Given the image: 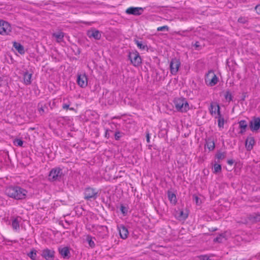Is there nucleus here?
Masks as SVG:
<instances>
[{
    "mask_svg": "<svg viewBox=\"0 0 260 260\" xmlns=\"http://www.w3.org/2000/svg\"><path fill=\"white\" fill-rule=\"evenodd\" d=\"M5 191L8 196L16 200L24 199L27 193L25 189L19 186H9Z\"/></svg>",
    "mask_w": 260,
    "mask_h": 260,
    "instance_id": "f257e3e1",
    "label": "nucleus"
},
{
    "mask_svg": "<svg viewBox=\"0 0 260 260\" xmlns=\"http://www.w3.org/2000/svg\"><path fill=\"white\" fill-rule=\"evenodd\" d=\"M175 107L176 110L181 112H187L189 107L187 101L183 98H179L174 101Z\"/></svg>",
    "mask_w": 260,
    "mask_h": 260,
    "instance_id": "f03ea898",
    "label": "nucleus"
},
{
    "mask_svg": "<svg viewBox=\"0 0 260 260\" xmlns=\"http://www.w3.org/2000/svg\"><path fill=\"white\" fill-rule=\"evenodd\" d=\"M218 81V78L212 70L209 71L206 75L205 82L210 86H213Z\"/></svg>",
    "mask_w": 260,
    "mask_h": 260,
    "instance_id": "7ed1b4c3",
    "label": "nucleus"
},
{
    "mask_svg": "<svg viewBox=\"0 0 260 260\" xmlns=\"http://www.w3.org/2000/svg\"><path fill=\"white\" fill-rule=\"evenodd\" d=\"M98 192L96 189L91 188H86L84 192V198L87 201L94 200L98 197Z\"/></svg>",
    "mask_w": 260,
    "mask_h": 260,
    "instance_id": "20e7f679",
    "label": "nucleus"
},
{
    "mask_svg": "<svg viewBox=\"0 0 260 260\" xmlns=\"http://www.w3.org/2000/svg\"><path fill=\"white\" fill-rule=\"evenodd\" d=\"M62 172L59 168L53 169L50 172L49 179L52 181L59 180L61 178Z\"/></svg>",
    "mask_w": 260,
    "mask_h": 260,
    "instance_id": "39448f33",
    "label": "nucleus"
},
{
    "mask_svg": "<svg viewBox=\"0 0 260 260\" xmlns=\"http://www.w3.org/2000/svg\"><path fill=\"white\" fill-rule=\"evenodd\" d=\"M128 58L131 63L135 67L139 66L141 63V58L137 51L130 52Z\"/></svg>",
    "mask_w": 260,
    "mask_h": 260,
    "instance_id": "423d86ee",
    "label": "nucleus"
},
{
    "mask_svg": "<svg viewBox=\"0 0 260 260\" xmlns=\"http://www.w3.org/2000/svg\"><path fill=\"white\" fill-rule=\"evenodd\" d=\"M10 24L5 21L0 20V34L2 35H8L11 31Z\"/></svg>",
    "mask_w": 260,
    "mask_h": 260,
    "instance_id": "0eeeda50",
    "label": "nucleus"
},
{
    "mask_svg": "<svg viewBox=\"0 0 260 260\" xmlns=\"http://www.w3.org/2000/svg\"><path fill=\"white\" fill-rule=\"evenodd\" d=\"M180 61L178 59L176 58L172 59L170 64V68L171 73L172 75H176L177 74L180 67Z\"/></svg>",
    "mask_w": 260,
    "mask_h": 260,
    "instance_id": "6e6552de",
    "label": "nucleus"
},
{
    "mask_svg": "<svg viewBox=\"0 0 260 260\" xmlns=\"http://www.w3.org/2000/svg\"><path fill=\"white\" fill-rule=\"evenodd\" d=\"M143 10L141 7H129L126 10L125 12L127 14L139 16L142 14Z\"/></svg>",
    "mask_w": 260,
    "mask_h": 260,
    "instance_id": "1a4fd4ad",
    "label": "nucleus"
},
{
    "mask_svg": "<svg viewBox=\"0 0 260 260\" xmlns=\"http://www.w3.org/2000/svg\"><path fill=\"white\" fill-rule=\"evenodd\" d=\"M249 126L253 132L258 131L260 128V118L254 117L250 121Z\"/></svg>",
    "mask_w": 260,
    "mask_h": 260,
    "instance_id": "9d476101",
    "label": "nucleus"
},
{
    "mask_svg": "<svg viewBox=\"0 0 260 260\" xmlns=\"http://www.w3.org/2000/svg\"><path fill=\"white\" fill-rule=\"evenodd\" d=\"M54 251L53 249H45L42 251V257L46 259L53 258L54 256Z\"/></svg>",
    "mask_w": 260,
    "mask_h": 260,
    "instance_id": "9b49d317",
    "label": "nucleus"
},
{
    "mask_svg": "<svg viewBox=\"0 0 260 260\" xmlns=\"http://www.w3.org/2000/svg\"><path fill=\"white\" fill-rule=\"evenodd\" d=\"M117 229L120 237L123 239H126L128 234L127 228L122 224H119L117 226Z\"/></svg>",
    "mask_w": 260,
    "mask_h": 260,
    "instance_id": "f8f14e48",
    "label": "nucleus"
},
{
    "mask_svg": "<svg viewBox=\"0 0 260 260\" xmlns=\"http://www.w3.org/2000/svg\"><path fill=\"white\" fill-rule=\"evenodd\" d=\"M210 113L211 115L217 113L218 116L220 115V107L217 104H211L209 108Z\"/></svg>",
    "mask_w": 260,
    "mask_h": 260,
    "instance_id": "ddd939ff",
    "label": "nucleus"
},
{
    "mask_svg": "<svg viewBox=\"0 0 260 260\" xmlns=\"http://www.w3.org/2000/svg\"><path fill=\"white\" fill-rule=\"evenodd\" d=\"M255 144V140L253 137H248L245 141V147L248 150H251Z\"/></svg>",
    "mask_w": 260,
    "mask_h": 260,
    "instance_id": "4468645a",
    "label": "nucleus"
},
{
    "mask_svg": "<svg viewBox=\"0 0 260 260\" xmlns=\"http://www.w3.org/2000/svg\"><path fill=\"white\" fill-rule=\"evenodd\" d=\"M87 34L89 38H93L96 40H99L101 37L100 31L97 30H88Z\"/></svg>",
    "mask_w": 260,
    "mask_h": 260,
    "instance_id": "2eb2a0df",
    "label": "nucleus"
},
{
    "mask_svg": "<svg viewBox=\"0 0 260 260\" xmlns=\"http://www.w3.org/2000/svg\"><path fill=\"white\" fill-rule=\"evenodd\" d=\"M59 252L63 258H69L70 251L67 247L59 248Z\"/></svg>",
    "mask_w": 260,
    "mask_h": 260,
    "instance_id": "dca6fc26",
    "label": "nucleus"
},
{
    "mask_svg": "<svg viewBox=\"0 0 260 260\" xmlns=\"http://www.w3.org/2000/svg\"><path fill=\"white\" fill-rule=\"evenodd\" d=\"M32 77V74L29 73L28 72H25L23 74V81L24 83L26 85L30 84L31 83V79Z\"/></svg>",
    "mask_w": 260,
    "mask_h": 260,
    "instance_id": "f3484780",
    "label": "nucleus"
},
{
    "mask_svg": "<svg viewBox=\"0 0 260 260\" xmlns=\"http://www.w3.org/2000/svg\"><path fill=\"white\" fill-rule=\"evenodd\" d=\"M13 47L15 48L16 50L20 54L24 53V48L22 45H21L20 43L17 42H14Z\"/></svg>",
    "mask_w": 260,
    "mask_h": 260,
    "instance_id": "a211bd4d",
    "label": "nucleus"
},
{
    "mask_svg": "<svg viewBox=\"0 0 260 260\" xmlns=\"http://www.w3.org/2000/svg\"><path fill=\"white\" fill-rule=\"evenodd\" d=\"M93 239L94 238H92L91 236L86 235V238L84 240V242H86L90 247L93 248L95 246L94 242L93 240Z\"/></svg>",
    "mask_w": 260,
    "mask_h": 260,
    "instance_id": "6ab92c4d",
    "label": "nucleus"
},
{
    "mask_svg": "<svg viewBox=\"0 0 260 260\" xmlns=\"http://www.w3.org/2000/svg\"><path fill=\"white\" fill-rule=\"evenodd\" d=\"M134 42L139 49L143 50H148L147 46L145 44L143 43L142 41L135 39Z\"/></svg>",
    "mask_w": 260,
    "mask_h": 260,
    "instance_id": "aec40b11",
    "label": "nucleus"
},
{
    "mask_svg": "<svg viewBox=\"0 0 260 260\" xmlns=\"http://www.w3.org/2000/svg\"><path fill=\"white\" fill-rule=\"evenodd\" d=\"M19 222L20 221L18 217L12 220V226L14 230L17 231L19 229Z\"/></svg>",
    "mask_w": 260,
    "mask_h": 260,
    "instance_id": "412c9836",
    "label": "nucleus"
},
{
    "mask_svg": "<svg viewBox=\"0 0 260 260\" xmlns=\"http://www.w3.org/2000/svg\"><path fill=\"white\" fill-rule=\"evenodd\" d=\"M176 216L179 220H183L187 218L188 215L181 210L176 214Z\"/></svg>",
    "mask_w": 260,
    "mask_h": 260,
    "instance_id": "4be33fe9",
    "label": "nucleus"
},
{
    "mask_svg": "<svg viewBox=\"0 0 260 260\" xmlns=\"http://www.w3.org/2000/svg\"><path fill=\"white\" fill-rule=\"evenodd\" d=\"M250 219L253 221H260V212L254 213L250 215Z\"/></svg>",
    "mask_w": 260,
    "mask_h": 260,
    "instance_id": "5701e85b",
    "label": "nucleus"
},
{
    "mask_svg": "<svg viewBox=\"0 0 260 260\" xmlns=\"http://www.w3.org/2000/svg\"><path fill=\"white\" fill-rule=\"evenodd\" d=\"M53 36L56 38L57 41L59 42L62 41L63 38V33L60 31L54 33Z\"/></svg>",
    "mask_w": 260,
    "mask_h": 260,
    "instance_id": "b1692460",
    "label": "nucleus"
},
{
    "mask_svg": "<svg viewBox=\"0 0 260 260\" xmlns=\"http://www.w3.org/2000/svg\"><path fill=\"white\" fill-rule=\"evenodd\" d=\"M206 145L209 150H213L215 148V144L213 141L209 140L206 142Z\"/></svg>",
    "mask_w": 260,
    "mask_h": 260,
    "instance_id": "393cba45",
    "label": "nucleus"
},
{
    "mask_svg": "<svg viewBox=\"0 0 260 260\" xmlns=\"http://www.w3.org/2000/svg\"><path fill=\"white\" fill-rule=\"evenodd\" d=\"M218 126L221 128L223 127L224 125V118L221 116V115H219L218 116Z\"/></svg>",
    "mask_w": 260,
    "mask_h": 260,
    "instance_id": "a878e982",
    "label": "nucleus"
},
{
    "mask_svg": "<svg viewBox=\"0 0 260 260\" xmlns=\"http://www.w3.org/2000/svg\"><path fill=\"white\" fill-rule=\"evenodd\" d=\"M168 198L171 202H173L174 204L176 203V197L174 193L169 192L168 193Z\"/></svg>",
    "mask_w": 260,
    "mask_h": 260,
    "instance_id": "bb28decb",
    "label": "nucleus"
},
{
    "mask_svg": "<svg viewBox=\"0 0 260 260\" xmlns=\"http://www.w3.org/2000/svg\"><path fill=\"white\" fill-rule=\"evenodd\" d=\"M221 171V165L219 164H215L214 165L213 173L215 174H217L219 172H220Z\"/></svg>",
    "mask_w": 260,
    "mask_h": 260,
    "instance_id": "cd10ccee",
    "label": "nucleus"
},
{
    "mask_svg": "<svg viewBox=\"0 0 260 260\" xmlns=\"http://www.w3.org/2000/svg\"><path fill=\"white\" fill-rule=\"evenodd\" d=\"M239 127L241 129L246 130V128L247 127V124L245 120H241L240 121H239Z\"/></svg>",
    "mask_w": 260,
    "mask_h": 260,
    "instance_id": "c85d7f7f",
    "label": "nucleus"
},
{
    "mask_svg": "<svg viewBox=\"0 0 260 260\" xmlns=\"http://www.w3.org/2000/svg\"><path fill=\"white\" fill-rule=\"evenodd\" d=\"M225 236L223 234L220 235L214 239V241L219 243L223 242V240H225Z\"/></svg>",
    "mask_w": 260,
    "mask_h": 260,
    "instance_id": "c756f323",
    "label": "nucleus"
},
{
    "mask_svg": "<svg viewBox=\"0 0 260 260\" xmlns=\"http://www.w3.org/2000/svg\"><path fill=\"white\" fill-rule=\"evenodd\" d=\"M226 157V153L225 152H218L216 154V157L218 159L222 160Z\"/></svg>",
    "mask_w": 260,
    "mask_h": 260,
    "instance_id": "7c9ffc66",
    "label": "nucleus"
},
{
    "mask_svg": "<svg viewBox=\"0 0 260 260\" xmlns=\"http://www.w3.org/2000/svg\"><path fill=\"white\" fill-rule=\"evenodd\" d=\"M238 21L239 23L245 24L247 22L248 18L245 17H241L238 19Z\"/></svg>",
    "mask_w": 260,
    "mask_h": 260,
    "instance_id": "2f4dec72",
    "label": "nucleus"
},
{
    "mask_svg": "<svg viewBox=\"0 0 260 260\" xmlns=\"http://www.w3.org/2000/svg\"><path fill=\"white\" fill-rule=\"evenodd\" d=\"M14 143L16 146H22L23 142L20 139H16L14 141Z\"/></svg>",
    "mask_w": 260,
    "mask_h": 260,
    "instance_id": "473e14b6",
    "label": "nucleus"
},
{
    "mask_svg": "<svg viewBox=\"0 0 260 260\" xmlns=\"http://www.w3.org/2000/svg\"><path fill=\"white\" fill-rule=\"evenodd\" d=\"M157 30L158 31H164V30L168 31L169 27L167 25L160 26V27H157Z\"/></svg>",
    "mask_w": 260,
    "mask_h": 260,
    "instance_id": "72a5a7b5",
    "label": "nucleus"
},
{
    "mask_svg": "<svg viewBox=\"0 0 260 260\" xmlns=\"http://www.w3.org/2000/svg\"><path fill=\"white\" fill-rule=\"evenodd\" d=\"M225 99L226 100H229V101H231L232 100V95L231 93L230 92V91H226V93L225 94Z\"/></svg>",
    "mask_w": 260,
    "mask_h": 260,
    "instance_id": "f704fd0d",
    "label": "nucleus"
},
{
    "mask_svg": "<svg viewBox=\"0 0 260 260\" xmlns=\"http://www.w3.org/2000/svg\"><path fill=\"white\" fill-rule=\"evenodd\" d=\"M210 256L207 255H201L198 256L199 260H210Z\"/></svg>",
    "mask_w": 260,
    "mask_h": 260,
    "instance_id": "c9c22d12",
    "label": "nucleus"
},
{
    "mask_svg": "<svg viewBox=\"0 0 260 260\" xmlns=\"http://www.w3.org/2000/svg\"><path fill=\"white\" fill-rule=\"evenodd\" d=\"M28 255L31 259H34L36 257V251L32 250L30 252H29Z\"/></svg>",
    "mask_w": 260,
    "mask_h": 260,
    "instance_id": "e433bc0d",
    "label": "nucleus"
},
{
    "mask_svg": "<svg viewBox=\"0 0 260 260\" xmlns=\"http://www.w3.org/2000/svg\"><path fill=\"white\" fill-rule=\"evenodd\" d=\"M87 85V79L85 76L82 77V87Z\"/></svg>",
    "mask_w": 260,
    "mask_h": 260,
    "instance_id": "4c0bfd02",
    "label": "nucleus"
},
{
    "mask_svg": "<svg viewBox=\"0 0 260 260\" xmlns=\"http://www.w3.org/2000/svg\"><path fill=\"white\" fill-rule=\"evenodd\" d=\"M255 10L258 14L260 15V4L255 7Z\"/></svg>",
    "mask_w": 260,
    "mask_h": 260,
    "instance_id": "58836bf2",
    "label": "nucleus"
},
{
    "mask_svg": "<svg viewBox=\"0 0 260 260\" xmlns=\"http://www.w3.org/2000/svg\"><path fill=\"white\" fill-rule=\"evenodd\" d=\"M120 138V133L119 132H116L115 134V139L116 140H118Z\"/></svg>",
    "mask_w": 260,
    "mask_h": 260,
    "instance_id": "ea45409f",
    "label": "nucleus"
},
{
    "mask_svg": "<svg viewBox=\"0 0 260 260\" xmlns=\"http://www.w3.org/2000/svg\"><path fill=\"white\" fill-rule=\"evenodd\" d=\"M70 105L67 104H63L62 106V108L64 109L67 110L69 108Z\"/></svg>",
    "mask_w": 260,
    "mask_h": 260,
    "instance_id": "a19ab883",
    "label": "nucleus"
},
{
    "mask_svg": "<svg viewBox=\"0 0 260 260\" xmlns=\"http://www.w3.org/2000/svg\"><path fill=\"white\" fill-rule=\"evenodd\" d=\"M125 208L123 206H121L120 207V210L121 211V212L123 213H125Z\"/></svg>",
    "mask_w": 260,
    "mask_h": 260,
    "instance_id": "79ce46f5",
    "label": "nucleus"
},
{
    "mask_svg": "<svg viewBox=\"0 0 260 260\" xmlns=\"http://www.w3.org/2000/svg\"><path fill=\"white\" fill-rule=\"evenodd\" d=\"M228 164L232 165L234 164V161L232 159H229L228 160Z\"/></svg>",
    "mask_w": 260,
    "mask_h": 260,
    "instance_id": "37998d69",
    "label": "nucleus"
},
{
    "mask_svg": "<svg viewBox=\"0 0 260 260\" xmlns=\"http://www.w3.org/2000/svg\"><path fill=\"white\" fill-rule=\"evenodd\" d=\"M80 79H81V75H79L78 76V79H77V82L79 85H80Z\"/></svg>",
    "mask_w": 260,
    "mask_h": 260,
    "instance_id": "c03bdc74",
    "label": "nucleus"
},
{
    "mask_svg": "<svg viewBox=\"0 0 260 260\" xmlns=\"http://www.w3.org/2000/svg\"><path fill=\"white\" fill-rule=\"evenodd\" d=\"M39 112L41 114H42V113H43L44 112V109L43 108H40L39 109Z\"/></svg>",
    "mask_w": 260,
    "mask_h": 260,
    "instance_id": "a18cd8bd",
    "label": "nucleus"
},
{
    "mask_svg": "<svg viewBox=\"0 0 260 260\" xmlns=\"http://www.w3.org/2000/svg\"><path fill=\"white\" fill-rule=\"evenodd\" d=\"M193 198H194V199L196 200V202H197V203H198V202L199 198H198L197 196H193Z\"/></svg>",
    "mask_w": 260,
    "mask_h": 260,
    "instance_id": "49530a36",
    "label": "nucleus"
},
{
    "mask_svg": "<svg viewBox=\"0 0 260 260\" xmlns=\"http://www.w3.org/2000/svg\"><path fill=\"white\" fill-rule=\"evenodd\" d=\"M149 140H150L149 135V134H147V142H149Z\"/></svg>",
    "mask_w": 260,
    "mask_h": 260,
    "instance_id": "de8ad7c7",
    "label": "nucleus"
},
{
    "mask_svg": "<svg viewBox=\"0 0 260 260\" xmlns=\"http://www.w3.org/2000/svg\"><path fill=\"white\" fill-rule=\"evenodd\" d=\"M255 258L257 259H260V254L256 255Z\"/></svg>",
    "mask_w": 260,
    "mask_h": 260,
    "instance_id": "09e8293b",
    "label": "nucleus"
},
{
    "mask_svg": "<svg viewBox=\"0 0 260 260\" xmlns=\"http://www.w3.org/2000/svg\"><path fill=\"white\" fill-rule=\"evenodd\" d=\"M246 130H244L243 129H241V131L240 132V133L242 134H243L245 132Z\"/></svg>",
    "mask_w": 260,
    "mask_h": 260,
    "instance_id": "8fccbe9b",
    "label": "nucleus"
},
{
    "mask_svg": "<svg viewBox=\"0 0 260 260\" xmlns=\"http://www.w3.org/2000/svg\"><path fill=\"white\" fill-rule=\"evenodd\" d=\"M108 131H106V133H105V137H107V138H108Z\"/></svg>",
    "mask_w": 260,
    "mask_h": 260,
    "instance_id": "3c124183",
    "label": "nucleus"
}]
</instances>
